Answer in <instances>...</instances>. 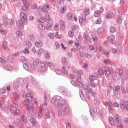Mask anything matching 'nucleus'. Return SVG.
<instances>
[{"mask_svg":"<svg viewBox=\"0 0 128 128\" xmlns=\"http://www.w3.org/2000/svg\"><path fill=\"white\" fill-rule=\"evenodd\" d=\"M58 90L64 96H66L67 98H70V96H72V92H70V90H68V88H66L64 86H59Z\"/></svg>","mask_w":128,"mask_h":128,"instance_id":"f257e3e1","label":"nucleus"},{"mask_svg":"<svg viewBox=\"0 0 128 128\" xmlns=\"http://www.w3.org/2000/svg\"><path fill=\"white\" fill-rule=\"evenodd\" d=\"M98 72L99 76H102V74H106V76H108L110 74V72L108 68L106 66H104L102 68L98 69Z\"/></svg>","mask_w":128,"mask_h":128,"instance_id":"f03ea898","label":"nucleus"},{"mask_svg":"<svg viewBox=\"0 0 128 128\" xmlns=\"http://www.w3.org/2000/svg\"><path fill=\"white\" fill-rule=\"evenodd\" d=\"M68 106L61 108V110L58 112V116H66L68 112Z\"/></svg>","mask_w":128,"mask_h":128,"instance_id":"7ed1b4c3","label":"nucleus"},{"mask_svg":"<svg viewBox=\"0 0 128 128\" xmlns=\"http://www.w3.org/2000/svg\"><path fill=\"white\" fill-rule=\"evenodd\" d=\"M60 100H62V97L60 96H55L52 97V102L56 108V106H58V102H60Z\"/></svg>","mask_w":128,"mask_h":128,"instance_id":"20e7f679","label":"nucleus"},{"mask_svg":"<svg viewBox=\"0 0 128 128\" xmlns=\"http://www.w3.org/2000/svg\"><path fill=\"white\" fill-rule=\"evenodd\" d=\"M120 108L122 110H128V100H121L120 102Z\"/></svg>","mask_w":128,"mask_h":128,"instance_id":"39448f33","label":"nucleus"},{"mask_svg":"<svg viewBox=\"0 0 128 128\" xmlns=\"http://www.w3.org/2000/svg\"><path fill=\"white\" fill-rule=\"evenodd\" d=\"M64 106H66V100L61 98L59 102H58L56 108H64Z\"/></svg>","mask_w":128,"mask_h":128,"instance_id":"423d86ee","label":"nucleus"},{"mask_svg":"<svg viewBox=\"0 0 128 128\" xmlns=\"http://www.w3.org/2000/svg\"><path fill=\"white\" fill-rule=\"evenodd\" d=\"M87 92L84 89H82L80 92V96L82 100H86V98Z\"/></svg>","mask_w":128,"mask_h":128,"instance_id":"0eeeda50","label":"nucleus"},{"mask_svg":"<svg viewBox=\"0 0 128 128\" xmlns=\"http://www.w3.org/2000/svg\"><path fill=\"white\" fill-rule=\"evenodd\" d=\"M20 18L22 22L24 24H28V19L26 18V14L24 12L21 13Z\"/></svg>","mask_w":128,"mask_h":128,"instance_id":"6e6552de","label":"nucleus"},{"mask_svg":"<svg viewBox=\"0 0 128 128\" xmlns=\"http://www.w3.org/2000/svg\"><path fill=\"white\" fill-rule=\"evenodd\" d=\"M70 82L72 86H80V88H82L84 86L82 83L78 80H76V82L72 80H70Z\"/></svg>","mask_w":128,"mask_h":128,"instance_id":"1a4fd4ad","label":"nucleus"},{"mask_svg":"<svg viewBox=\"0 0 128 128\" xmlns=\"http://www.w3.org/2000/svg\"><path fill=\"white\" fill-rule=\"evenodd\" d=\"M22 106H28V104H32V99H30L28 98V99H26L24 100L22 102Z\"/></svg>","mask_w":128,"mask_h":128,"instance_id":"9d476101","label":"nucleus"},{"mask_svg":"<svg viewBox=\"0 0 128 128\" xmlns=\"http://www.w3.org/2000/svg\"><path fill=\"white\" fill-rule=\"evenodd\" d=\"M112 78L114 80H120V75L118 72H115L113 74Z\"/></svg>","mask_w":128,"mask_h":128,"instance_id":"9b49d317","label":"nucleus"},{"mask_svg":"<svg viewBox=\"0 0 128 128\" xmlns=\"http://www.w3.org/2000/svg\"><path fill=\"white\" fill-rule=\"evenodd\" d=\"M114 38H116V36H114V34H112L108 36L107 40L108 42H112V44H114V42H116Z\"/></svg>","mask_w":128,"mask_h":128,"instance_id":"f8f14e48","label":"nucleus"},{"mask_svg":"<svg viewBox=\"0 0 128 128\" xmlns=\"http://www.w3.org/2000/svg\"><path fill=\"white\" fill-rule=\"evenodd\" d=\"M35 46L37 48H42V40L40 39H38L35 41Z\"/></svg>","mask_w":128,"mask_h":128,"instance_id":"ddd939ff","label":"nucleus"},{"mask_svg":"<svg viewBox=\"0 0 128 128\" xmlns=\"http://www.w3.org/2000/svg\"><path fill=\"white\" fill-rule=\"evenodd\" d=\"M120 87L119 86H116L114 87V88L113 90V92L114 94H118V92H120Z\"/></svg>","mask_w":128,"mask_h":128,"instance_id":"4468645a","label":"nucleus"},{"mask_svg":"<svg viewBox=\"0 0 128 128\" xmlns=\"http://www.w3.org/2000/svg\"><path fill=\"white\" fill-rule=\"evenodd\" d=\"M48 70V65H46L45 64H43L40 66V72H46Z\"/></svg>","mask_w":128,"mask_h":128,"instance_id":"2eb2a0df","label":"nucleus"},{"mask_svg":"<svg viewBox=\"0 0 128 128\" xmlns=\"http://www.w3.org/2000/svg\"><path fill=\"white\" fill-rule=\"evenodd\" d=\"M16 82L18 84H19L20 86H22L24 84V78H19L17 79Z\"/></svg>","mask_w":128,"mask_h":128,"instance_id":"dca6fc26","label":"nucleus"},{"mask_svg":"<svg viewBox=\"0 0 128 128\" xmlns=\"http://www.w3.org/2000/svg\"><path fill=\"white\" fill-rule=\"evenodd\" d=\"M76 80H80L82 78V71H77L76 72Z\"/></svg>","mask_w":128,"mask_h":128,"instance_id":"f3484780","label":"nucleus"},{"mask_svg":"<svg viewBox=\"0 0 128 128\" xmlns=\"http://www.w3.org/2000/svg\"><path fill=\"white\" fill-rule=\"evenodd\" d=\"M42 112H44V108L40 107V110L38 114V120H40V118H42Z\"/></svg>","mask_w":128,"mask_h":128,"instance_id":"a211bd4d","label":"nucleus"},{"mask_svg":"<svg viewBox=\"0 0 128 128\" xmlns=\"http://www.w3.org/2000/svg\"><path fill=\"white\" fill-rule=\"evenodd\" d=\"M38 10H42V12H44V14H48V10L46 8H44L42 6H40L38 7Z\"/></svg>","mask_w":128,"mask_h":128,"instance_id":"6ab92c4d","label":"nucleus"},{"mask_svg":"<svg viewBox=\"0 0 128 128\" xmlns=\"http://www.w3.org/2000/svg\"><path fill=\"white\" fill-rule=\"evenodd\" d=\"M83 36L86 40H88L90 38V36H88V32L86 31L83 34Z\"/></svg>","mask_w":128,"mask_h":128,"instance_id":"aec40b11","label":"nucleus"},{"mask_svg":"<svg viewBox=\"0 0 128 128\" xmlns=\"http://www.w3.org/2000/svg\"><path fill=\"white\" fill-rule=\"evenodd\" d=\"M16 26L18 28H20V30L22 29L24 27V24H22L20 22H16Z\"/></svg>","mask_w":128,"mask_h":128,"instance_id":"412c9836","label":"nucleus"},{"mask_svg":"<svg viewBox=\"0 0 128 128\" xmlns=\"http://www.w3.org/2000/svg\"><path fill=\"white\" fill-rule=\"evenodd\" d=\"M30 124H32V126H36V124L38 122V121L36 118H32L30 120Z\"/></svg>","mask_w":128,"mask_h":128,"instance_id":"4be33fe9","label":"nucleus"},{"mask_svg":"<svg viewBox=\"0 0 128 128\" xmlns=\"http://www.w3.org/2000/svg\"><path fill=\"white\" fill-rule=\"evenodd\" d=\"M86 14H83L82 15V18H80V22H82L83 20L85 21V22H86Z\"/></svg>","mask_w":128,"mask_h":128,"instance_id":"5701e85b","label":"nucleus"},{"mask_svg":"<svg viewBox=\"0 0 128 128\" xmlns=\"http://www.w3.org/2000/svg\"><path fill=\"white\" fill-rule=\"evenodd\" d=\"M114 118H115V120L116 122L118 123V122H122V120H120V116H118V114H116L114 115Z\"/></svg>","mask_w":128,"mask_h":128,"instance_id":"b1692460","label":"nucleus"},{"mask_svg":"<svg viewBox=\"0 0 128 128\" xmlns=\"http://www.w3.org/2000/svg\"><path fill=\"white\" fill-rule=\"evenodd\" d=\"M100 10H96L94 14V16L95 18H98L100 16Z\"/></svg>","mask_w":128,"mask_h":128,"instance_id":"393cba45","label":"nucleus"},{"mask_svg":"<svg viewBox=\"0 0 128 128\" xmlns=\"http://www.w3.org/2000/svg\"><path fill=\"white\" fill-rule=\"evenodd\" d=\"M24 68L27 70V72H28L30 70V68L28 67V64H22Z\"/></svg>","mask_w":128,"mask_h":128,"instance_id":"a878e982","label":"nucleus"},{"mask_svg":"<svg viewBox=\"0 0 128 128\" xmlns=\"http://www.w3.org/2000/svg\"><path fill=\"white\" fill-rule=\"evenodd\" d=\"M21 120L23 122L24 124H26L27 120H26V117L24 115H22L21 118Z\"/></svg>","mask_w":128,"mask_h":128,"instance_id":"bb28decb","label":"nucleus"},{"mask_svg":"<svg viewBox=\"0 0 128 128\" xmlns=\"http://www.w3.org/2000/svg\"><path fill=\"white\" fill-rule=\"evenodd\" d=\"M109 122L111 126H114V118H112V117H110L109 118Z\"/></svg>","mask_w":128,"mask_h":128,"instance_id":"cd10ccee","label":"nucleus"},{"mask_svg":"<svg viewBox=\"0 0 128 128\" xmlns=\"http://www.w3.org/2000/svg\"><path fill=\"white\" fill-rule=\"evenodd\" d=\"M112 16H114V14L112 12H109L106 15L107 18H110V20L112 18Z\"/></svg>","mask_w":128,"mask_h":128,"instance_id":"c85d7f7f","label":"nucleus"},{"mask_svg":"<svg viewBox=\"0 0 128 128\" xmlns=\"http://www.w3.org/2000/svg\"><path fill=\"white\" fill-rule=\"evenodd\" d=\"M32 84H34V86H38V84L40 81L36 80V79H34V78H32Z\"/></svg>","mask_w":128,"mask_h":128,"instance_id":"c756f323","label":"nucleus"},{"mask_svg":"<svg viewBox=\"0 0 128 128\" xmlns=\"http://www.w3.org/2000/svg\"><path fill=\"white\" fill-rule=\"evenodd\" d=\"M20 114V110L18 109H16L12 112V114H14V116H18V114Z\"/></svg>","mask_w":128,"mask_h":128,"instance_id":"7c9ffc66","label":"nucleus"},{"mask_svg":"<svg viewBox=\"0 0 128 128\" xmlns=\"http://www.w3.org/2000/svg\"><path fill=\"white\" fill-rule=\"evenodd\" d=\"M38 22H41V24H44V18L40 17L39 19L37 20Z\"/></svg>","mask_w":128,"mask_h":128,"instance_id":"2f4dec72","label":"nucleus"},{"mask_svg":"<svg viewBox=\"0 0 128 128\" xmlns=\"http://www.w3.org/2000/svg\"><path fill=\"white\" fill-rule=\"evenodd\" d=\"M29 38L32 42H34L36 40V36L34 34H30Z\"/></svg>","mask_w":128,"mask_h":128,"instance_id":"473e14b6","label":"nucleus"},{"mask_svg":"<svg viewBox=\"0 0 128 128\" xmlns=\"http://www.w3.org/2000/svg\"><path fill=\"white\" fill-rule=\"evenodd\" d=\"M2 18L4 24H8V19H6V16L4 15L2 17Z\"/></svg>","mask_w":128,"mask_h":128,"instance_id":"72a5a7b5","label":"nucleus"},{"mask_svg":"<svg viewBox=\"0 0 128 128\" xmlns=\"http://www.w3.org/2000/svg\"><path fill=\"white\" fill-rule=\"evenodd\" d=\"M92 110L94 114H96V112H98V108H94V109H90V115L92 116Z\"/></svg>","mask_w":128,"mask_h":128,"instance_id":"f704fd0d","label":"nucleus"},{"mask_svg":"<svg viewBox=\"0 0 128 128\" xmlns=\"http://www.w3.org/2000/svg\"><path fill=\"white\" fill-rule=\"evenodd\" d=\"M103 53L107 58H110V52L103 50Z\"/></svg>","mask_w":128,"mask_h":128,"instance_id":"c9c22d12","label":"nucleus"},{"mask_svg":"<svg viewBox=\"0 0 128 128\" xmlns=\"http://www.w3.org/2000/svg\"><path fill=\"white\" fill-rule=\"evenodd\" d=\"M60 26L62 28H64V22L63 20H61L60 22Z\"/></svg>","mask_w":128,"mask_h":128,"instance_id":"e433bc0d","label":"nucleus"},{"mask_svg":"<svg viewBox=\"0 0 128 128\" xmlns=\"http://www.w3.org/2000/svg\"><path fill=\"white\" fill-rule=\"evenodd\" d=\"M38 66V64L36 62H33L32 64L31 65V68L33 70H34Z\"/></svg>","mask_w":128,"mask_h":128,"instance_id":"4c0bfd02","label":"nucleus"},{"mask_svg":"<svg viewBox=\"0 0 128 128\" xmlns=\"http://www.w3.org/2000/svg\"><path fill=\"white\" fill-rule=\"evenodd\" d=\"M45 116L46 118H50V110H48L47 113L45 114Z\"/></svg>","mask_w":128,"mask_h":128,"instance_id":"58836bf2","label":"nucleus"},{"mask_svg":"<svg viewBox=\"0 0 128 128\" xmlns=\"http://www.w3.org/2000/svg\"><path fill=\"white\" fill-rule=\"evenodd\" d=\"M66 6H64L61 8L60 10V12L61 14H64V12H66Z\"/></svg>","mask_w":128,"mask_h":128,"instance_id":"ea45409f","label":"nucleus"},{"mask_svg":"<svg viewBox=\"0 0 128 128\" xmlns=\"http://www.w3.org/2000/svg\"><path fill=\"white\" fill-rule=\"evenodd\" d=\"M45 58L47 60H50V54H48V51H46V54L44 55Z\"/></svg>","mask_w":128,"mask_h":128,"instance_id":"a19ab883","label":"nucleus"},{"mask_svg":"<svg viewBox=\"0 0 128 128\" xmlns=\"http://www.w3.org/2000/svg\"><path fill=\"white\" fill-rule=\"evenodd\" d=\"M89 84L91 86H92V88H96V85L94 84V82L93 81H90L89 82Z\"/></svg>","mask_w":128,"mask_h":128,"instance_id":"79ce46f5","label":"nucleus"},{"mask_svg":"<svg viewBox=\"0 0 128 128\" xmlns=\"http://www.w3.org/2000/svg\"><path fill=\"white\" fill-rule=\"evenodd\" d=\"M38 56H42V54L44 53V50L42 48H40L38 50Z\"/></svg>","mask_w":128,"mask_h":128,"instance_id":"37998d69","label":"nucleus"},{"mask_svg":"<svg viewBox=\"0 0 128 128\" xmlns=\"http://www.w3.org/2000/svg\"><path fill=\"white\" fill-rule=\"evenodd\" d=\"M31 6L33 10H38V4H32Z\"/></svg>","mask_w":128,"mask_h":128,"instance_id":"c03bdc74","label":"nucleus"},{"mask_svg":"<svg viewBox=\"0 0 128 128\" xmlns=\"http://www.w3.org/2000/svg\"><path fill=\"white\" fill-rule=\"evenodd\" d=\"M110 32H116V28H114V26H112L110 28Z\"/></svg>","mask_w":128,"mask_h":128,"instance_id":"a18cd8bd","label":"nucleus"},{"mask_svg":"<svg viewBox=\"0 0 128 128\" xmlns=\"http://www.w3.org/2000/svg\"><path fill=\"white\" fill-rule=\"evenodd\" d=\"M6 70H8V72H12V66L8 65L6 66Z\"/></svg>","mask_w":128,"mask_h":128,"instance_id":"49530a36","label":"nucleus"},{"mask_svg":"<svg viewBox=\"0 0 128 128\" xmlns=\"http://www.w3.org/2000/svg\"><path fill=\"white\" fill-rule=\"evenodd\" d=\"M118 12L120 14H123L124 12V8H119Z\"/></svg>","mask_w":128,"mask_h":128,"instance_id":"de8ad7c7","label":"nucleus"},{"mask_svg":"<svg viewBox=\"0 0 128 128\" xmlns=\"http://www.w3.org/2000/svg\"><path fill=\"white\" fill-rule=\"evenodd\" d=\"M84 14L86 16H88V14H90V9H88V8H86L84 10Z\"/></svg>","mask_w":128,"mask_h":128,"instance_id":"09e8293b","label":"nucleus"},{"mask_svg":"<svg viewBox=\"0 0 128 128\" xmlns=\"http://www.w3.org/2000/svg\"><path fill=\"white\" fill-rule=\"evenodd\" d=\"M23 2V4H24V6H26V7H28L29 5H28V2H27L26 0H22Z\"/></svg>","mask_w":128,"mask_h":128,"instance_id":"8fccbe9b","label":"nucleus"},{"mask_svg":"<svg viewBox=\"0 0 128 128\" xmlns=\"http://www.w3.org/2000/svg\"><path fill=\"white\" fill-rule=\"evenodd\" d=\"M104 30V28H100L98 29L97 32L98 34H100V32H102Z\"/></svg>","mask_w":128,"mask_h":128,"instance_id":"3c124183","label":"nucleus"},{"mask_svg":"<svg viewBox=\"0 0 128 128\" xmlns=\"http://www.w3.org/2000/svg\"><path fill=\"white\" fill-rule=\"evenodd\" d=\"M62 72L65 74H68V70H66V66H63L62 67Z\"/></svg>","mask_w":128,"mask_h":128,"instance_id":"603ef678","label":"nucleus"},{"mask_svg":"<svg viewBox=\"0 0 128 128\" xmlns=\"http://www.w3.org/2000/svg\"><path fill=\"white\" fill-rule=\"evenodd\" d=\"M38 26L39 28H40V30H44L46 28V26H44L42 24H39L38 25Z\"/></svg>","mask_w":128,"mask_h":128,"instance_id":"864d4df0","label":"nucleus"},{"mask_svg":"<svg viewBox=\"0 0 128 128\" xmlns=\"http://www.w3.org/2000/svg\"><path fill=\"white\" fill-rule=\"evenodd\" d=\"M118 125L116 126V128H122L124 126H122V123L121 122H118Z\"/></svg>","mask_w":128,"mask_h":128,"instance_id":"5fc2aeb1","label":"nucleus"},{"mask_svg":"<svg viewBox=\"0 0 128 128\" xmlns=\"http://www.w3.org/2000/svg\"><path fill=\"white\" fill-rule=\"evenodd\" d=\"M104 64H110V60L109 59H106L104 60Z\"/></svg>","mask_w":128,"mask_h":128,"instance_id":"6e6d98bb","label":"nucleus"},{"mask_svg":"<svg viewBox=\"0 0 128 128\" xmlns=\"http://www.w3.org/2000/svg\"><path fill=\"white\" fill-rule=\"evenodd\" d=\"M22 62L23 64H28V62H26V58H24V56H22L21 58Z\"/></svg>","mask_w":128,"mask_h":128,"instance_id":"4d7b16f0","label":"nucleus"},{"mask_svg":"<svg viewBox=\"0 0 128 128\" xmlns=\"http://www.w3.org/2000/svg\"><path fill=\"white\" fill-rule=\"evenodd\" d=\"M24 54H30V51L28 50V48H26L24 50Z\"/></svg>","mask_w":128,"mask_h":128,"instance_id":"13d9d810","label":"nucleus"},{"mask_svg":"<svg viewBox=\"0 0 128 128\" xmlns=\"http://www.w3.org/2000/svg\"><path fill=\"white\" fill-rule=\"evenodd\" d=\"M2 46L4 50H8V44L6 42H3Z\"/></svg>","mask_w":128,"mask_h":128,"instance_id":"bf43d9fd","label":"nucleus"},{"mask_svg":"<svg viewBox=\"0 0 128 128\" xmlns=\"http://www.w3.org/2000/svg\"><path fill=\"white\" fill-rule=\"evenodd\" d=\"M68 20H72V14L70 12L68 14Z\"/></svg>","mask_w":128,"mask_h":128,"instance_id":"052dcab7","label":"nucleus"},{"mask_svg":"<svg viewBox=\"0 0 128 128\" xmlns=\"http://www.w3.org/2000/svg\"><path fill=\"white\" fill-rule=\"evenodd\" d=\"M89 78H90V82H93L94 80H96V76H90Z\"/></svg>","mask_w":128,"mask_h":128,"instance_id":"680f3d73","label":"nucleus"},{"mask_svg":"<svg viewBox=\"0 0 128 128\" xmlns=\"http://www.w3.org/2000/svg\"><path fill=\"white\" fill-rule=\"evenodd\" d=\"M50 28H52V25H50V24H48L46 26V30H50Z\"/></svg>","mask_w":128,"mask_h":128,"instance_id":"e2e57ef3","label":"nucleus"},{"mask_svg":"<svg viewBox=\"0 0 128 128\" xmlns=\"http://www.w3.org/2000/svg\"><path fill=\"white\" fill-rule=\"evenodd\" d=\"M81 118L84 122H86V120H88V118H86V116H81Z\"/></svg>","mask_w":128,"mask_h":128,"instance_id":"0e129e2a","label":"nucleus"},{"mask_svg":"<svg viewBox=\"0 0 128 128\" xmlns=\"http://www.w3.org/2000/svg\"><path fill=\"white\" fill-rule=\"evenodd\" d=\"M13 94H14V96H15V98H16V100H18V98H20V96L18 94H17L16 92H14Z\"/></svg>","mask_w":128,"mask_h":128,"instance_id":"69168bd1","label":"nucleus"},{"mask_svg":"<svg viewBox=\"0 0 128 128\" xmlns=\"http://www.w3.org/2000/svg\"><path fill=\"white\" fill-rule=\"evenodd\" d=\"M62 62L63 64H66V58L64 57L62 58Z\"/></svg>","mask_w":128,"mask_h":128,"instance_id":"338daca9","label":"nucleus"},{"mask_svg":"<svg viewBox=\"0 0 128 128\" xmlns=\"http://www.w3.org/2000/svg\"><path fill=\"white\" fill-rule=\"evenodd\" d=\"M26 98L28 100V98H30V100H32V96H30V93L28 92L26 94Z\"/></svg>","mask_w":128,"mask_h":128,"instance_id":"774afa93","label":"nucleus"}]
</instances>
